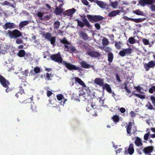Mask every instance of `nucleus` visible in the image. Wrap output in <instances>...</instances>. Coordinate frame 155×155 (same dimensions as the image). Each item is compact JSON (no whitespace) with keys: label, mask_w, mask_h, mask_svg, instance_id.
<instances>
[{"label":"nucleus","mask_w":155,"mask_h":155,"mask_svg":"<svg viewBox=\"0 0 155 155\" xmlns=\"http://www.w3.org/2000/svg\"><path fill=\"white\" fill-rule=\"evenodd\" d=\"M6 35L11 39H16L22 35V33L17 29L13 31L8 30Z\"/></svg>","instance_id":"obj_1"},{"label":"nucleus","mask_w":155,"mask_h":155,"mask_svg":"<svg viewBox=\"0 0 155 155\" xmlns=\"http://www.w3.org/2000/svg\"><path fill=\"white\" fill-rule=\"evenodd\" d=\"M50 58L53 61L58 63H63V61L60 52L51 55Z\"/></svg>","instance_id":"obj_2"},{"label":"nucleus","mask_w":155,"mask_h":155,"mask_svg":"<svg viewBox=\"0 0 155 155\" xmlns=\"http://www.w3.org/2000/svg\"><path fill=\"white\" fill-rule=\"evenodd\" d=\"M88 19L91 22H97L103 19V17L100 15H88Z\"/></svg>","instance_id":"obj_3"},{"label":"nucleus","mask_w":155,"mask_h":155,"mask_svg":"<svg viewBox=\"0 0 155 155\" xmlns=\"http://www.w3.org/2000/svg\"><path fill=\"white\" fill-rule=\"evenodd\" d=\"M0 83L4 87H7L10 84L8 80H6L4 77L0 74Z\"/></svg>","instance_id":"obj_4"},{"label":"nucleus","mask_w":155,"mask_h":155,"mask_svg":"<svg viewBox=\"0 0 155 155\" xmlns=\"http://www.w3.org/2000/svg\"><path fill=\"white\" fill-rule=\"evenodd\" d=\"M63 64L66 67L70 70H78L79 68L76 66L72 64L71 63L67 62L65 61H63Z\"/></svg>","instance_id":"obj_5"},{"label":"nucleus","mask_w":155,"mask_h":155,"mask_svg":"<svg viewBox=\"0 0 155 155\" xmlns=\"http://www.w3.org/2000/svg\"><path fill=\"white\" fill-rule=\"evenodd\" d=\"M132 51V49L130 48L124 49L119 52V54L121 56L124 57L131 54Z\"/></svg>","instance_id":"obj_6"},{"label":"nucleus","mask_w":155,"mask_h":155,"mask_svg":"<svg viewBox=\"0 0 155 155\" xmlns=\"http://www.w3.org/2000/svg\"><path fill=\"white\" fill-rule=\"evenodd\" d=\"M139 3L143 6L147 5H150L155 2V0H139Z\"/></svg>","instance_id":"obj_7"},{"label":"nucleus","mask_w":155,"mask_h":155,"mask_svg":"<svg viewBox=\"0 0 155 155\" xmlns=\"http://www.w3.org/2000/svg\"><path fill=\"white\" fill-rule=\"evenodd\" d=\"M144 67L146 71H148L150 68H153L155 66V61H151L148 63H146L144 65Z\"/></svg>","instance_id":"obj_8"},{"label":"nucleus","mask_w":155,"mask_h":155,"mask_svg":"<svg viewBox=\"0 0 155 155\" xmlns=\"http://www.w3.org/2000/svg\"><path fill=\"white\" fill-rule=\"evenodd\" d=\"M15 24L12 22H6L4 25H3V28L5 30L8 28L11 29L15 28Z\"/></svg>","instance_id":"obj_9"},{"label":"nucleus","mask_w":155,"mask_h":155,"mask_svg":"<svg viewBox=\"0 0 155 155\" xmlns=\"http://www.w3.org/2000/svg\"><path fill=\"white\" fill-rule=\"evenodd\" d=\"M78 34L79 36L82 39H83L84 40L87 39V34L85 31H84V29L80 31Z\"/></svg>","instance_id":"obj_10"},{"label":"nucleus","mask_w":155,"mask_h":155,"mask_svg":"<svg viewBox=\"0 0 155 155\" xmlns=\"http://www.w3.org/2000/svg\"><path fill=\"white\" fill-rule=\"evenodd\" d=\"M97 4L100 7L104 9L107 8L108 6L105 3L102 1H98L97 2Z\"/></svg>","instance_id":"obj_11"},{"label":"nucleus","mask_w":155,"mask_h":155,"mask_svg":"<svg viewBox=\"0 0 155 155\" xmlns=\"http://www.w3.org/2000/svg\"><path fill=\"white\" fill-rule=\"evenodd\" d=\"M76 10L74 8L68 10L65 12V14L68 16H71L76 11Z\"/></svg>","instance_id":"obj_12"},{"label":"nucleus","mask_w":155,"mask_h":155,"mask_svg":"<svg viewBox=\"0 0 155 155\" xmlns=\"http://www.w3.org/2000/svg\"><path fill=\"white\" fill-rule=\"evenodd\" d=\"M120 12V11L119 10L112 11L109 13L108 16L110 17H113L119 14Z\"/></svg>","instance_id":"obj_13"},{"label":"nucleus","mask_w":155,"mask_h":155,"mask_svg":"<svg viewBox=\"0 0 155 155\" xmlns=\"http://www.w3.org/2000/svg\"><path fill=\"white\" fill-rule=\"evenodd\" d=\"M95 83L100 86L103 87L104 85V81L103 79L100 78H97L95 80Z\"/></svg>","instance_id":"obj_14"},{"label":"nucleus","mask_w":155,"mask_h":155,"mask_svg":"<svg viewBox=\"0 0 155 155\" xmlns=\"http://www.w3.org/2000/svg\"><path fill=\"white\" fill-rule=\"evenodd\" d=\"M153 147H148L144 148L143 151L146 154L152 152L153 151Z\"/></svg>","instance_id":"obj_15"},{"label":"nucleus","mask_w":155,"mask_h":155,"mask_svg":"<svg viewBox=\"0 0 155 155\" xmlns=\"http://www.w3.org/2000/svg\"><path fill=\"white\" fill-rule=\"evenodd\" d=\"M88 54L91 57H98L100 56V54L97 52L94 51H90L88 52Z\"/></svg>","instance_id":"obj_16"},{"label":"nucleus","mask_w":155,"mask_h":155,"mask_svg":"<svg viewBox=\"0 0 155 155\" xmlns=\"http://www.w3.org/2000/svg\"><path fill=\"white\" fill-rule=\"evenodd\" d=\"M75 80L76 82H77L79 84L83 87H86V85L82 80L80 78L78 77L75 78Z\"/></svg>","instance_id":"obj_17"},{"label":"nucleus","mask_w":155,"mask_h":155,"mask_svg":"<svg viewBox=\"0 0 155 155\" xmlns=\"http://www.w3.org/2000/svg\"><path fill=\"white\" fill-rule=\"evenodd\" d=\"M103 89H105L109 93H112V90L109 85L107 83H105L102 87Z\"/></svg>","instance_id":"obj_18"},{"label":"nucleus","mask_w":155,"mask_h":155,"mask_svg":"<svg viewBox=\"0 0 155 155\" xmlns=\"http://www.w3.org/2000/svg\"><path fill=\"white\" fill-rule=\"evenodd\" d=\"M119 3L117 1L111 2L110 5L114 9L117 8L119 6Z\"/></svg>","instance_id":"obj_19"},{"label":"nucleus","mask_w":155,"mask_h":155,"mask_svg":"<svg viewBox=\"0 0 155 155\" xmlns=\"http://www.w3.org/2000/svg\"><path fill=\"white\" fill-rule=\"evenodd\" d=\"M30 108L32 110L33 112H37V110L36 106L35 105L34 102H30Z\"/></svg>","instance_id":"obj_20"},{"label":"nucleus","mask_w":155,"mask_h":155,"mask_svg":"<svg viewBox=\"0 0 155 155\" xmlns=\"http://www.w3.org/2000/svg\"><path fill=\"white\" fill-rule=\"evenodd\" d=\"M134 149L133 145V144H130L128 148V152L130 154L132 155L134 153Z\"/></svg>","instance_id":"obj_21"},{"label":"nucleus","mask_w":155,"mask_h":155,"mask_svg":"<svg viewBox=\"0 0 155 155\" xmlns=\"http://www.w3.org/2000/svg\"><path fill=\"white\" fill-rule=\"evenodd\" d=\"M135 143L137 146H140L142 145L141 139L138 137H137L135 140Z\"/></svg>","instance_id":"obj_22"},{"label":"nucleus","mask_w":155,"mask_h":155,"mask_svg":"<svg viewBox=\"0 0 155 155\" xmlns=\"http://www.w3.org/2000/svg\"><path fill=\"white\" fill-rule=\"evenodd\" d=\"M28 23V21H21L19 24V27L20 28H22L24 26L27 25Z\"/></svg>","instance_id":"obj_23"},{"label":"nucleus","mask_w":155,"mask_h":155,"mask_svg":"<svg viewBox=\"0 0 155 155\" xmlns=\"http://www.w3.org/2000/svg\"><path fill=\"white\" fill-rule=\"evenodd\" d=\"M25 51L24 50H20L17 54V55L20 57H22L25 55Z\"/></svg>","instance_id":"obj_24"},{"label":"nucleus","mask_w":155,"mask_h":155,"mask_svg":"<svg viewBox=\"0 0 155 155\" xmlns=\"http://www.w3.org/2000/svg\"><path fill=\"white\" fill-rule=\"evenodd\" d=\"M134 125V123H133L132 124L131 122H129V123L128 125L127 128V134H130L131 132V129L132 126Z\"/></svg>","instance_id":"obj_25"},{"label":"nucleus","mask_w":155,"mask_h":155,"mask_svg":"<svg viewBox=\"0 0 155 155\" xmlns=\"http://www.w3.org/2000/svg\"><path fill=\"white\" fill-rule=\"evenodd\" d=\"M5 46L4 47L3 46L0 47V50L1 53L4 54L7 52L8 48L6 46Z\"/></svg>","instance_id":"obj_26"},{"label":"nucleus","mask_w":155,"mask_h":155,"mask_svg":"<svg viewBox=\"0 0 155 155\" xmlns=\"http://www.w3.org/2000/svg\"><path fill=\"white\" fill-rule=\"evenodd\" d=\"M123 45V44L120 41L116 42L115 44V45L116 48L118 49L121 48V47Z\"/></svg>","instance_id":"obj_27"},{"label":"nucleus","mask_w":155,"mask_h":155,"mask_svg":"<svg viewBox=\"0 0 155 155\" xmlns=\"http://www.w3.org/2000/svg\"><path fill=\"white\" fill-rule=\"evenodd\" d=\"M62 12V9L60 8L56 7L55 10V13L56 15L61 14Z\"/></svg>","instance_id":"obj_28"},{"label":"nucleus","mask_w":155,"mask_h":155,"mask_svg":"<svg viewBox=\"0 0 155 155\" xmlns=\"http://www.w3.org/2000/svg\"><path fill=\"white\" fill-rule=\"evenodd\" d=\"M112 119L113 121L115 123L118 122L120 120L119 115H114L112 117Z\"/></svg>","instance_id":"obj_29"},{"label":"nucleus","mask_w":155,"mask_h":155,"mask_svg":"<svg viewBox=\"0 0 155 155\" xmlns=\"http://www.w3.org/2000/svg\"><path fill=\"white\" fill-rule=\"evenodd\" d=\"M108 61L111 63L112 62L113 59V55L112 53L109 52L108 54Z\"/></svg>","instance_id":"obj_30"},{"label":"nucleus","mask_w":155,"mask_h":155,"mask_svg":"<svg viewBox=\"0 0 155 155\" xmlns=\"http://www.w3.org/2000/svg\"><path fill=\"white\" fill-rule=\"evenodd\" d=\"M76 21H77L78 25L81 28L83 27L85 25V23L84 22H83L78 19H76Z\"/></svg>","instance_id":"obj_31"},{"label":"nucleus","mask_w":155,"mask_h":155,"mask_svg":"<svg viewBox=\"0 0 155 155\" xmlns=\"http://www.w3.org/2000/svg\"><path fill=\"white\" fill-rule=\"evenodd\" d=\"M130 20L136 23H138L142 22L143 20L141 18H130Z\"/></svg>","instance_id":"obj_32"},{"label":"nucleus","mask_w":155,"mask_h":155,"mask_svg":"<svg viewBox=\"0 0 155 155\" xmlns=\"http://www.w3.org/2000/svg\"><path fill=\"white\" fill-rule=\"evenodd\" d=\"M45 38L49 40L52 37L51 35L49 33H47L43 35Z\"/></svg>","instance_id":"obj_33"},{"label":"nucleus","mask_w":155,"mask_h":155,"mask_svg":"<svg viewBox=\"0 0 155 155\" xmlns=\"http://www.w3.org/2000/svg\"><path fill=\"white\" fill-rule=\"evenodd\" d=\"M60 42L64 44L70 45V43L67 41V39L65 38H64L62 40H60Z\"/></svg>","instance_id":"obj_34"},{"label":"nucleus","mask_w":155,"mask_h":155,"mask_svg":"<svg viewBox=\"0 0 155 155\" xmlns=\"http://www.w3.org/2000/svg\"><path fill=\"white\" fill-rule=\"evenodd\" d=\"M102 44L104 46H106L109 44L108 40L106 38H104L102 41Z\"/></svg>","instance_id":"obj_35"},{"label":"nucleus","mask_w":155,"mask_h":155,"mask_svg":"<svg viewBox=\"0 0 155 155\" xmlns=\"http://www.w3.org/2000/svg\"><path fill=\"white\" fill-rule=\"evenodd\" d=\"M128 41L131 44H133L135 42V39L133 37H130L128 39Z\"/></svg>","instance_id":"obj_36"},{"label":"nucleus","mask_w":155,"mask_h":155,"mask_svg":"<svg viewBox=\"0 0 155 155\" xmlns=\"http://www.w3.org/2000/svg\"><path fill=\"white\" fill-rule=\"evenodd\" d=\"M133 13L138 15H143V12H141L139 9H137L133 12Z\"/></svg>","instance_id":"obj_37"},{"label":"nucleus","mask_w":155,"mask_h":155,"mask_svg":"<svg viewBox=\"0 0 155 155\" xmlns=\"http://www.w3.org/2000/svg\"><path fill=\"white\" fill-rule=\"evenodd\" d=\"M33 71L36 74L39 73L41 72L40 69L39 67H35Z\"/></svg>","instance_id":"obj_38"},{"label":"nucleus","mask_w":155,"mask_h":155,"mask_svg":"<svg viewBox=\"0 0 155 155\" xmlns=\"http://www.w3.org/2000/svg\"><path fill=\"white\" fill-rule=\"evenodd\" d=\"M56 37L55 36L52 37L49 40V41H50L52 45H54V43L56 41Z\"/></svg>","instance_id":"obj_39"},{"label":"nucleus","mask_w":155,"mask_h":155,"mask_svg":"<svg viewBox=\"0 0 155 155\" xmlns=\"http://www.w3.org/2000/svg\"><path fill=\"white\" fill-rule=\"evenodd\" d=\"M60 25V22L58 21H56L54 22V28L58 29Z\"/></svg>","instance_id":"obj_40"},{"label":"nucleus","mask_w":155,"mask_h":155,"mask_svg":"<svg viewBox=\"0 0 155 155\" xmlns=\"http://www.w3.org/2000/svg\"><path fill=\"white\" fill-rule=\"evenodd\" d=\"M16 39H17L16 40L15 42L17 44H23L24 41L21 38H18Z\"/></svg>","instance_id":"obj_41"},{"label":"nucleus","mask_w":155,"mask_h":155,"mask_svg":"<svg viewBox=\"0 0 155 155\" xmlns=\"http://www.w3.org/2000/svg\"><path fill=\"white\" fill-rule=\"evenodd\" d=\"M43 15L44 13L41 12H38L37 13V15L38 17L41 20L44 19V18H42Z\"/></svg>","instance_id":"obj_42"},{"label":"nucleus","mask_w":155,"mask_h":155,"mask_svg":"<svg viewBox=\"0 0 155 155\" xmlns=\"http://www.w3.org/2000/svg\"><path fill=\"white\" fill-rule=\"evenodd\" d=\"M10 2L7 1H4L2 3V5L3 6L4 5H10L11 6H13V5H10Z\"/></svg>","instance_id":"obj_43"},{"label":"nucleus","mask_w":155,"mask_h":155,"mask_svg":"<svg viewBox=\"0 0 155 155\" xmlns=\"http://www.w3.org/2000/svg\"><path fill=\"white\" fill-rule=\"evenodd\" d=\"M150 132L148 131V132L144 136V139L146 140H148L149 136L150 135Z\"/></svg>","instance_id":"obj_44"},{"label":"nucleus","mask_w":155,"mask_h":155,"mask_svg":"<svg viewBox=\"0 0 155 155\" xmlns=\"http://www.w3.org/2000/svg\"><path fill=\"white\" fill-rule=\"evenodd\" d=\"M134 95L141 99H144L145 98V96L143 95L135 94Z\"/></svg>","instance_id":"obj_45"},{"label":"nucleus","mask_w":155,"mask_h":155,"mask_svg":"<svg viewBox=\"0 0 155 155\" xmlns=\"http://www.w3.org/2000/svg\"><path fill=\"white\" fill-rule=\"evenodd\" d=\"M70 50L69 51L71 53H73L75 52L76 50V49L73 46H71L70 47Z\"/></svg>","instance_id":"obj_46"},{"label":"nucleus","mask_w":155,"mask_h":155,"mask_svg":"<svg viewBox=\"0 0 155 155\" xmlns=\"http://www.w3.org/2000/svg\"><path fill=\"white\" fill-rule=\"evenodd\" d=\"M81 65L82 67L84 68H87V64L84 61H82L81 63Z\"/></svg>","instance_id":"obj_47"},{"label":"nucleus","mask_w":155,"mask_h":155,"mask_svg":"<svg viewBox=\"0 0 155 155\" xmlns=\"http://www.w3.org/2000/svg\"><path fill=\"white\" fill-rule=\"evenodd\" d=\"M142 41L143 43L145 45H149V41L148 40L144 38L142 40Z\"/></svg>","instance_id":"obj_48"},{"label":"nucleus","mask_w":155,"mask_h":155,"mask_svg":"<svg viewBox=\"0 0 155 155\" xmlns=\"http://www.w3.org/2000/svg\"><path fill=\"white\" fill-rule=\"evenodd\" d=\"M155 91V86H152L149 90V92L150 93H153Z\"/></svg>","instance_id":"obj_49"},{"label":"nucleus","mask_w":155,"mask_h":155,"mask_svg":"<svg viewBox=\"0 0 155 155\" xmlns=\"http://www.w3.org/2000/svg\"><path fill=\"white\" fill-rule=\"evenodd\" d=\"M146 107L148 109H152L153 108V106L150 103H148L146 105Z\"/></svg>","instance_id":"obj_50"},{"label":"nucleus","mask_w":155,"mask_h":155,"mask_svg":"<svg viewBox=\"0 0 155 155\" xmlns=\"http://www.w3.org/2000/svg\"><path fill=\"white\" fill-rule=\"evenodd\" d=\"M63 96L61 94H59L57 96V97L58 100L59 101L61 100L63 98Z\"/></svg>","instance_id":"obj_51"},{"label":"nucleus","mask_w":155,"mask_h":155,"mask_svg":"<svg viewBox=\"0 0 155 155\" xmlns=\"http://www.w3.org/2000/svg\"><path fill=\"white\" fill-rule=\"evenodd\" d=\"M23 75H25V76L27 77L28 76V74L29 73L28 69H27L25 70L24 71H22Z\"/></svg>","instance_id":"obj_52"},{"label":"nucleus","mask_w":155,"mask_h":155,"mask_svg":"<svg viewBox=\"0 0 155 155\" xmlns=\"http://www.w3.org/2000/svg\"><path fill=\"white\" fill-rule=\"evenodd\" d=\"M82 20L85 23V25L87 26V19L86 18L85 15H84V17L82 18Z\"/></svg>","instance_id":"obj_53"},{"label":"nucleus","mask_w":155,"mask_h":155,"mask_svg":"<svg viewBox=\"0 0 155 155\" xmlns=\"http://www.w3.org/2000/svg\"><path fill=\"white\" fill-rule=\"evenodd\" d=\"M18 93H20L21 95L24 93V91L22 87H20L19 91L18 92Z\"/></svg>","instance_id":"obj_54"},{"label":"nucleus","mask_w":155,"mask_h":155,"mask_svg":"<svg viewBox=\"0 0 155 155\" xmlns=\"http://www.w3.org/2000/svg\"><path fill=\"white\" fill-rule=\"evenodd\" d=\"M150 99L152 101V103L155 107V97L153 96H151Z\"/></svg>","instance_id":"obj_55"},{"label":"nucleus","mask_w":155,"mask_h":155,"mask_svg":"<svg viewBox=\"0 0 155 155\" xmlns=\"http://www.w3.org/2000/svg\"><path fill=\"white\" fill-rule=\"evenodd\" d=\"M135 89L137 90V91L141 92H142V90H143L142 87L139 86L136 87Z\"/></svg>","instance_id":"obj_56"},{"label":"nucleus","mask_w":155,"mask_h":155,"mask_svg":"<svg viewBox=\"0 0 155 155\" xmlns=\"http://www.w3.org/2000/svg\"><path fill=\"white\" fill-rule=\"evenodd\" d=\"M94 26L98 30L100 29L101 26L98 23H96L95 24Z\"/></svg>","instance_id":"obj_57"},{"label":"nucleus","mask_w":155,"mask_h":155,"mask_svg":"<svg viewBox=\"0 0 155 155\" xmlns=\"http://www.w3.org/2000/svg\"><path fill=\"white\" fill-rule=\"evenodd\" d=\"M124 88L125 89L127 93H130V91L128 89L126 84H124Z\"/></svg>","instance_id":"obj_58"},{"label":"nucleus","mask_w":155,"mask_h":155,"mask_svg":"<svg viewBox=\"0 0 155 155\" xmlns=\"http://www.w3.org/2000/svg\"><path fill=\"white\" fill-rule=\"evenodd\" d=\"M5 88H6L5 89V91L7 93H8L10 91H12V89L9 87V86H8L7 87H5Z\"/></svg>","instance_id":"obj_59"},{"label":"nucleus","mask_w":155,"mask_h":155,"mask_svg":"<svg viewBox=\"0 0 155 155\" xmlns=\"http://www.w3.org/2000/svg\"><path fill=\"white\" fill-rule=\"evenodd\" d=\"M53 94V93L50 91H48L47 92V95L48 97H50Z\"/></svg>","instance_id":"obj_60"},{"label":"nucleus","mask_w":155,"mask_h":155,"mask_svg":"<svg viewBox=\"0 0 155 155\" xmlns=\"http://www.w3.org/2000/svg\"><path fill=\"white\" fill-rule=\"evenodd\" d=\"M111 48L108 47L104 48V50L106 52H109L111 50Z\"/></svg>","instance_id":"obj_61"},{"label":"nucleus","mask_w":155,"mask_h":155,"mask_svg":"<svg viewBox=\"0 0 155 155\" xmlns=\"http://www.w3.org/2000/svg\"><path fill=\"white\" fill-rule=\"evenodd\" d=\"M100 100H99V101L100 103L101 104H104V99L103 97H101L100 98Z\"/></svg>","instance_id":"obj_62"},{"label":"nucleus","mask_w":155,"mask_h":155,"mask_svg":"<svg viewBox=\"0 0 155 155\" xmlns=\"http://www.w3.org/2000/svg\"><path fill=\"white\" fill-rule=\"evenodd\" d=\"M46 78H47V80L48 81H49L51 80V78H50V74L48 73H46Z\"/></svg>","instance_id":"obj_63"},{"label":"nucleus","mask_w":155,"mask_h":155,"mask_svg":"<svg viewBox=\"0 0 155 155\" xmlns=\"http://www.w3.org/2000/svg\"><path fill=\"white\" fill-rule=\"evenodd\" d=\"M151 9L152 12H155V5H153L151 6Z\"/></svg>","instance_id":"obj_64"}]
</instances>
